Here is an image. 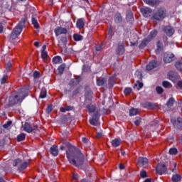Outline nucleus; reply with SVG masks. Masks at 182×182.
Here are the masks:
<instances>
[{
  "mask_svg": "<svg viewBox=\"0 0 182 182\" xmlns=\"http://www.w3.org/2000/svg\"><path fill=\"white\" fill-rule=\"evenodd\" d=\"M67 158L68 161L73 166H75L78 168H83L85 164V155L75 146H70L66 151Z\"/></svg>",
  "mask_w": 182,
  "mask_h": 182,
  "instance_id": "1",
  "label": "nucleus"
},
{
  "mask_svg": "<svg viewBox=\"0 0 182 182\" xmlns=\"http://www.w3.org/2000/svg\"><path fill=\"white\" fill-rule=\"evenodd\" d=\"M26 96H28V95H26V92H25L23 90H21L20 92L11 95L9 97V105H16V103L18 102L19 100H23V98L26 97Z\"/></svg>",
  "mask_w": 182,
  "mask_h": 182,
  "instance_id": "2",
  "label": "nucleus"
},
{
  "mask_svg": "<svg viewBox=\"0 0 182 182\" xmlns=\"http://www.w3.org/2000/svg\"><path fill=\"white\" fill-rule=\"evenodd\" d=\"M166 9L160 8L153 15L152 20L153 21H163L164 18H166Z\"/></svg>",
  "mask_w": 182,
  "mask_h": 182,
  "instance_id": "3",
  "label": "nucleus"
},
{
  "mask_svg": "<svg viewBox=\"0 0 182 182\" xmlns=\"http://www.w3.org/2000/svg\"><path fill=\"white\" fill-rule=\"evenodd\" d=\"M26 22V18H23L18 23V24L14 28L13 30V33H16L18 36L21 35L22 30L23 29V26H25V23Z\"/></svg>",
  "mask_w": 182,
  "mask_h": 182,
  "instance_id": "4",
  "label": "nucleus"
},
{
  "mask_svg": "<svg viewBox=\"0 0 182 182\" xmlns=\"http://www.w3.org/2000/svg\"><path fill=\"white\" fill-rule=\"evenodd\" d=\"M156 171L157 174H159L160 176L166 174V173H167V166L164 164H159L156 166Z\"/></svg>",
  "mask_w": 182,
  "mask_h": 182,
  "instance_id": "5",
  "label": "nucleus"
},
{
  "mask_svg": "<svg viewBox=\"0 0 182 182\" xmlns=\"http://www.w3.org/2000/svg\"><path fill=\"white\" fill-rule=\"evenodd\" d=\"M171 122L173 127L176 129H179V130H182V119L180 117L176 118H171Z\"/></svg>",
  "mask_w": 182,
  "mask_h": 182,
  "instance_id": "6",
  "label": "nucleus"
},
{
  "mask_svg": "<svg viewBox=\"0 0 182 182\" xmlns=\"http://www.w3.org/2000/svg\"><path fill=\"white\" fill-rule=\"evenodd\" d=\"M38 129V126H34L32 127V125L31 124L26 122L23 125V129L24 132H26L27 133H32L34 130H36Z\"/></svg>",
  "mask_w": 182,
  "mask_h": 182,
  "instance_id": "7",
  "label": "nucleus"
},
{
  "mask_svg": "<svg viewBox=\"0 0 182 182\" xmlns=\"http://www.w3.org/2000/svg\"><path fill=\"white\" fill-rule=\"evenodd\" d=\"M54 32L55 33V36L66 35V33H68V29L63 27L58 26L55 28Z\"/></svg>",
  "mask_w": 182,
  "mask_h": 182,
  "instance_id": "8",
  "label": "nucleus"
},
{
  "mask_svg": "<svg viewBox=\"0 0 182 182\" xmlns=\"http://www.w3.org/2000/svg\"><path fill=\"white\" fill-rule=\"evenodd\" d=\"M141 12L143 16H144L145 18H149V16L151 15V12H153V11L149 7H143L141 9Z\"/></svg>",
  "mask_w": 182,
  "mask_h": 182,
  "instance_id": "9",
  "label": "nucleus"
},
{
  "mask_svg": "<svg viewBox=\"0 0 182 182\" xmlns=\"http://www.w3.org/2000/svg\"><path fill=\"white\" fill-rule=\"evenodd\" d=\"M179 77L178 74L174 71H171L168 73V78L172 82H176Z\"/></svg>",
  "mask_w": 182,
  "mask_h": 182,
  "instance_id": "10",
  "label": "nucleus"
},
{
  "mask_svg": "<svg viewBox=\"0 0 182 182\" xmlns=\"http://www.w3.org/2000/svg\"><path fill=\"white\" fill-rule=\"evenodd\" d=\"M138 164L139 167H146L149 164V159L144 157H139L138 159Z\"/></svg>",
  "mask_w": 182,
  "mask_h": 182,
  "instance_id": "11",
  "label": "nucleus"
},
{
  "mask_svg": "<svg viewBox=\"0 0 182 182\" xmlns=\"http://www.w3.org/2000/svg\"><path fill=\"white\" fill-rule=\"evenodd\" d=\"M163 31L165 32L167 36H173L174 34V28L170 26L164 27Z\"/></svg>",
  "mask_w": 182,
  "mask_h": 182,
  "instance_id": "12",
  "label": "nucleus"
},
{
  "mask_svg": "<svg viewBox=\"0 0 182 182\" xmlns=\"http://www.w3.org/2000/svg\"><path fill=\"white\" fill-rule=\"evenodd\" d=\"M90 123L92 126H98V124H99V114H97V113L94 114L92 119H90Z\"/></svg>",
  "mask_w": 182,
  "mask_h": 182,
  "instance_id": "13",
  "label": "nucleus"
},
{
  "mask_svg": "<svg viewBox=\"0 0 182 182\" xmlns=\"http://www.w3.org/2000/svg\"><path fill=\"white\" fill-rule=\"evenodd\" d=\"M174 60V55L173 54L165 53L164 56V61L165 63H171Z\"/></svg>",
  "mask_w": 182,
  "mask_h": 182,
  "instance_id": "14",
  "label": "nucleus"
},
{
  "mask_svg": "<svg viewBox=\"0 0 182 182\" xmlns=\"http://www.w3.org/2000/svg\"><path fill=\"white\" fill-rule=\"evenodd\" d=\"M86 22V20L85 18H78L77 20L76 26L78 29H83L85 28V23Z\"/></svg>",
  "mask_w": 182,
  "mask_h": 182,
  "instance_id": "15",
  "label": "nucleus"
},
{
  "mask_svg": "<svg viewBox=\"0 0 182 182\" xmlns=\"http://www.w3.org/2000/svg\"><path fill=\"white\" fill-rule=\"evenodd\" d=\"M50 153L52 154V156H54V157H56L58 154H59V149L58 148V146L53 145L50 149Z\"/></svg>",
  "mask_w": 182,
  "mask_h": 182,
  "instance_id": "16",
  "label": "nucleus"
},
{
  "mask_svg": "<svg viewBox=\"0 0 182 182\" xmlns=\"http://www.w3.org/2000/svg\"><path fill=\"white\" fill-rule=\"evenodd\" d=\"M155 68H157V61L156 60L149 62V63L146 66V70H153Z\"/></svg>",
  "mask_w": 182,
  "mask_h": 182,
  "instance_id": "17",
  "label": "nucleus"
},
{
  "mask_svg": "<svg viewBox=\"0 0 182 182\" xmlns=\"http://www.w3.org/2000/svg\"><path fill=\"white\" fill-rule=\"evenodd\" d=\"M116 52L117 55H123L125 52L124 50V43H121V44H118V46L116 49Z\"/></svg>",
  "mask_w": 182,
  "mask_h": 182,
  "instance_id": "18",
  "label": "nucleus"
},
{
  "mask_svg": "<svg viewBox=\"0 0 182 182\" xmlns=\"http://www.w3.org/2000/svg\"><path fill=\"white\" fill-rule=\"evenodd\" d=\"M60 48H62L63 49H66V43H68V38L66 37H63L60 38V40L58 41Z\"/></svg>",
  "mask_w": 182,
  "mask_h": 182,
  "instance_id": "19",
  "label": "nucleus"
},
{
  "mask_svg": "<svg viewBox=\"0 0 182 182\" xmlns=\"http://www.w3.org/2000/svg\"><path fill=\"white\" fill-rule=\"evenodd\" d=\"M144 1L150 6H156V5H159L160 4L159 0H144Z\"/></svg>",
  "mask_w": 182,
  "mask_h": 182,
  "instance_id": "20",
  "label": "nucleus"
},
{
  "mask_svg": "<svg viewBox=\"0 0 182 182\" xmlns=\"http://www.w3.org/2000/svg\"><path fill=\"white\" fill-rule=\"evenodd\" d=\"M157 30H154L152 31H151L150 34L147 36V41H153V39H154V38H156V36H157Z\"/></svg>",
  "mask_w": 182,
  "mask_h": 182,
  "instance_id": "21",
  "label": "nucleus"
},
{
  "mask_svg": "<svg viewBox=\"0 0 182 182\" xmlns=\"http://www.w3.org/2000/svg\"><path fill=\"white\" fill-rule=\"evenodd\" d=\"M120 143H122V140L116 138L112 141V147H119V146H120Z\"/></svg>",
  "mask_w": 182,
  "mask_h": 182,
  "instance_id": "22",
  "label": "nucleus"
},
{
  "mask_svg": "<svg viewBox=\"0 0 182 182\" xmlns=\"http://www.w3.org/2000/svg\"><path fill=\"white\" fill-rule=\"evenodd\" d=\"M29 166V163L23 162L20 164V166L18 167V171H23V170L26 169V168Z\"/></svg>",
  "mask_w": 182,
  "mask_h": 182,
  "instance_id": "23",
  "label": "nucleus"
},
{
  "mask_svg": "<svg viewBox=\"0 0 182 182\" xmlns=\"http://www.w3.org/2000/svg\"><path fill=\"white\" fill-rule=\"evenodd\" d=\"M63 60L60 56H55L53 58V63L55 65H59V63H62Z\"/></svg>",
  "mask_w": 182,
  "mask_h": 182,
  "instance_id": "24",
  "label": "nucleus"
},
{
  "mask_svg": "<svg viewBox=\"0 0 182 182\" xmlns=\"http://www.w3.org/2000/svg\"><path fill=\"white\" fill-rule=\"evenodd\" d=\"M141 106L145 109H154V105L151 102H144L141 104Z\"/></svg>",
  "mask_w": 182,
  "mask_h": 182,
  "instance_id": "25",
  "label": "nucleus"
},
{
  "mask_svg": "<svg viewBox=\"0 0 182 182\" xmlns=\"http://www.w3.org/2000/svg\"><path fill=\"white\" fill-rule=\"evenodd\" d=\"M122 21V14H120V13H117L114 16V22L116 23H120Z\"/></svg>",
  "mask_w": 182,
  "mask_h": 182,
  "instance_id": "26",
  "label": "nucleus"
},
{
  "mask_svg": "<svg viewBox=\"0 0 182 182\" xmlns=\"http://www.w3.org/2000/svg\"><path fill=\"white\" fill-rule=\"evenodd\" d=\"M140 113V109L132 108L129 110V116H136Z\"/></svg>",
  "mask_w": 182,
  "mask_h": 182,
  "instance_id": "27",
  "label": "nucleus"
},
{
  "mask_svg": "<svg viewBox=\"0 0 182 182\" xmlns=\"http://www.w3.org/2000/svg\"><path fill=\"white\" fill-rule=\"evenodd\" d=\"M70 110H73V106H66L65 107H61L60 109V112L62 113H66V112H70Z\"/></svg>",
  "mask_w": 182,
  "mask_h": 182,
  "instance_id": "28",
  "label": "nucleus"
},
{
  "mask_svg": "<svg viewBox=\"0 0 182 182\" xmlns=\"http://www.w3.org/2000/svg\"><path fill=\"white\" fill-rule=\"evenodd\" d=\"M66 68V65L65 63H63L61 64L58 68V75H63V72H65V69Z\"/></svg>",
  "mask_w": 182,
  "mask_h": 182,
  "instance_id": "29",
  "label": "nucleus"
},
{
  "mask_svg": "<svg viewBox=\"0 0 182 182\" xmlns=\"http://www.w3.org/2000/svg\"><path fill=\"white\" fill-rule=\"evenodd\" d=\"M163 50V43L159 41L156 44V49L155 50L156 53H160Z\"/></svg>",
  "mask_w": 182,
  "mask_h": 182,
  "instance_id": "30",
  "label": "nucleus"
},
{
  "mask_svg": "<svg viewBox=\"0 0 182 182\" xmlns=\"http://www.w3.org/2000/svg\"><path fill=\"white\" fill-rule=\"evenodd\" d=\"M171 180L173 182L181 181V176L179 174H175L172 176Z\"/></svg>",
  "mask_w": 182,
  "mask_h": 182,
  "instance_id": "31",
  "label": "nucleus"
},
{
  "mask_svg": "<svg viewBox=\"0 0 182 182\" xmlns=\"http://www.w3.org/2000/svg\"><path fill=\"white\" fill-rule=\"evenodd\" d=\"M16 38H18V34H16L15 33H14V31H12L9 37V40L10 42H14V41H15Z\"/></svg>",
  "mask_w": 182,
  "mask_h": 182,
  "instance_id": "32",
  "label": "nucleus"
},
{
  "mask_svg": "<svg viewBox=\"0 0 182 182\" xmlns=\"http://www.w3.org/2000/svg\"><path fill=\"white\" fill-rule=\"evenodd\" d=\"M105 82H106V79L100 77L97 80V86H103Z\"/></svg>",
  "mask_w": 182,
  "mask_h": 182,
  "instance_id": "33",
  "label": "nucleus"
},
{
  "mask_svg": "<svg viewBox=\"0 0 182 182\" xmlns=\"http://www.w3.org/2000/svg\"><path fill=\"white\" fill-rule=\"evenodd\" d=\"M73 39L76 42H79V41H82L83 40V36H82L80 34L75 33L73 35Z\"/></svg>",
  "mask_w": 182,
  "mask_h": 182,
  "instance_id": "34",
  "label": "nucleus"
},
{
  "mask_svg": "<svg viewBox=\"0 0 182 182\" xmlns=\"http://www.w3.org/2000/svg\"><path fill=\"white\" fill-rule=\"evenodd\" d=\"M149 42H150V41H147L146 38L145 39H144V41L139 45V48L143 49L144 48H146V46H147V43H149Z\"/></svg>",
  "mask_w": 182,
  "mask_h": 182,
  "instance_id": "35",
  "label": "nucleus"
},
{
  "mask_svg": "<svg viewBox=\"0 0 182 182\" xmlns=\"http://www.w3.org/2000/svg\"><path fill=\"white\" fill-rule=\"evenodd\" d=\"M143 87V82L137 81L136 84L134 85V89H136V90H140Z\"/></svg>",
  "mask_w": 182,
  "mask_h": 182,
  "instance_id": "36",
  "label": "nucleus"
},
{
  "mask_svg": "<svg viewBox=\"0 0 182 182\" xmlns=\"http://www.w3.org/2000/svg\"><path fill=\"white\" fill-rule=\"evenodd\" d=\"M39 97L41 99H45V97H46V89H45V88L41 89Z\"/></svg>",
  "mask_w": 182,
  "mask_h": 182,
  "instance_id": "37",
  "label": "nucleus"
},
{
  "mask_svg": "<svg viewBox=\"0 0 182 182\" xmlns=\"http://www.w3.org/2000/svg\"><path fill=\"white\" fill-rule=\"evenodd\" d=\"M31 22L32 25H33L36 29H38L39 28V23H38V20H36V18L33 17Z\"/></svg>",
  "mask_w": 182,
  "mask_h": 182,
  "instance_id": "38",
  "label": "nucleus"
},
{
  "mask_svg": "<svg viewBox=\"0 0 182 182\" xmlns=\"http://www.w3.org/2000/svg\"><path fill=\"white\" fill-rule=\"evenodd\" d=\"M26 136V135L24 133H21L18 136H17V140L18 141H23V140H25V137Z\"/></svg>",
  "mask_w": 182,
  "mask_h": 182,
  "instance_id": "39",
  "label": "nucleus"
},
{
  "mask_svg": "<svg viewBox=\"0 0 182 182\" xmlns=\"http://www.w3.org/2000/svg\"><path fill=\"white\" fill-rule=\"evenodd\" d=\"M174 102H175L174 98L173 97L169 98L168 101L166 103L168 107H173V105H174Z\"/></svg>",
  "mask_w": 182,
  "mask_h": 182,
  "instance_id": "40",
  "label": "nucleus"
},
{
  "mask_svg": "<svg viewBox=\"0 0 182 182\" xmlns=\"http://www.w3.org/2000/svg\"><path fill=\"white\" fill-rule=\"evenodd\" d=\"M21 163H22V160L18 159L13 161L14 167H16V166H21Z\"/></svg>",
  "mask_w": 182,
  "mask_h": 182,
  "instance_id": "41",
  "label": "nucleus"
},
{
  "mask_svg": "<svg viewBox=\"0 0 182 182\" xmlns=\"http://www.w3.org/2000/svg\"><path fill=\"white\" fill-rule=\"evenodd\" d=\"M127 19H131V21H133V13L132 11H128L127 13Z\"/></svg>",
  "mask_w": 182,
  "mask_h": 182,
  "instance_id": "42",
  "label": "nucleus"
},
{
  "mask_svg": "<svg viewBox=\"0 0 182 182\" xmlns=\"http://www.w3.org/2000/svg\"><path fill=\"white\" fill-rule=\"evenodd\" d=\"M162 85L164 87H167V88L171 87V83H170L168 81H164L162 82Z\"/></svg>",
  "mask_w": 182,
  "mask_h": 182,
  "instance_id": "43",
  "label": "nucleus"
},
{
  "mask_svg": "<svg viewBox=\"0 0 182 182\" xmlns=\"http://www.w3.org/2000/svg\"><path fill=\"white\" fill-rule=\"evenodd\" d=\"M87 109H88L90 113H93V112H95V110H96V107H95V105H88Z\"/></svg>",
  "mask_w": 182,
  "mask_h": 182,
  "instance_id": "44",
  "label": "nucleus"
},
{
  "mask_svg": "<svg viewBox=\"0 0 182 182\" xmlns=\"http://www.w3.org/2000/svg\"><path fill=\"white\" fill-rule=\"evenodd\" d=\"M11 124H12V121H9L3 125V127L4 129H9V127H11Z\"/></svg>",
  "mask_w": 182,
  "mask_h": 182,
  "instance_id": "45",
  "label": "nucleus"
},
{
  "mask_svg": "<svg viewBox=\"0 0 182 182\" xmlns=\"http://www.w3.org/2000/svg\"><path fill=\"white\" fill-rule=\"evenodd\" d=\"M41 58L43 60H45V59H48V52L41 51Z\"/></svg>",
  "mask_w": 182,
  "mask_h": 182,
  "instance_id": "46",
  "label": "nucleus"
},
{
  "mask_svg": "<svg viewBox=\"0 0 182 182\" xmlns=\"http://www.w3.org/2000/svg\"><path fill=\"white\" fill-rule=\"evenodd\" d=\"M140 123H141V118L136 117V120L134 121L135 126H140Z\"/></svg>",
  "mask_w": 182,
  "mask_h": 182,
  "instance_id": "47",
  "label": "nucleus"
},
{
  "mask_svg": "<svg viewBox=\"0 0 182 182\" xmlns=\"http://www.w3.org/2000/svg\"><path fill=\"white\" fill-rule=\"evenodd\" d=\"M8 80V75H4L3 77L1 80V85H4V83H6V80Z\"/></svg>",
  "mask_w": 182,
  "mask_h": 182,
  "instance_id": "48",
  "label": "nucleus"
},
{
  "mask_svg": "<svg viewBox=\"0 0 182 182\" xmlns=\"http://www.w3.org/2000/svg\"><path fill=\"white\" fill-rule=\"evenodd\" d=\"M33 77L34 79H39L41 77V73L39 71H35L33 73Z\"/></svg>",
  "mask_w": 182,
  "mask_h": 182,
  "instance_id": "49",
  "label": "nucleus"
},
{
  "mask_svg": "<svg viewBox=\"0 0 182 182\" xmlns=\"http://www.w3.org/2000/svg\"><path fill=\"white\" fill-rule=\"evenodd\" d=\"M177 153V149L176 148H171L169 149V154L176 155Z\"/></svg>",
  "mask_w": 182,
  "mask_h": 182,
  "instance_id": "50",
  "label": "nucleus"
},
{
  "mask_svg": "<svg viewBox=\"0 0 182 182\" xmlns=\"http://www.w3.org/2000/svg\"><path fill=\"white\" fill-rule=\"evenodd\" d=\"M124 95H130V93H132V88L130 87H127L125 88L124 91Z\"/></svg>",
  "mask_w": 182,
  "mask_h": 182,
  "instance_id": "51",
  "label": "nucleus"
},
{
  "mask_svg": "<svg viewBox=\"0 0 182 182\" xmlns=\"http://www.w3.org/2000/svg\"><path fill=\"white\" fill-rule=\"evenodd\" d=\"M156 90L159 95H161L163 93L164 90L161 87H156Z\"/></svg>",
  "mask_w": 182,
  "mask_h": 182,
  "instance_id": "52",
  "label": "nucleus"
},
{
  "mask_svg": "<svg viewBox=\"0 0 182 182\" xmlns=\"http://www.w3.org/2000/svg\"><path fill=\"white\" fill-rule=\"evenodd\" d=\"M140 176L141 177H142V178H145V177H147V173H146V171H141L140 173Z\"/></svg>",
  "mask_w": 182,
  "mask_h": 182,
  "instance_id": "53",
  "label": "nucleus"
},
{
  "mask_svg": "<svg viewBox=\"0 0 182 182\" xmlns=\"http://www.w3.org/2000/svg\"><path fill=\"white\" fill-rule=\"evenodd\" d=\"M73 180H75V181H77V180H79V175L77 173H73Z\"/></svg>",
  "mask_w": 182,
  "mask_h": 182,
  "instance_id": "54",
  "label": "nucleus"
},
{
  "mask_svg": "<svg viewBox=\"0 0 182 182\" xmlns=\"http://www.w3.org/2000/svg\"><path fill=\"white\" fill-rule=\"evenodd\" d=\"M53 109V108L52 107V105H48L46 109V112L47 113H50V112H52Z\"/></svg>",
  "mask_w": 182,
  "mask_h": 182,
  "instance_id": "55",
  "label": "nucleus"
},
{
  "mask_svg": "<svg viewBox=\"0 0 182 182\" xmlns=\"http://www.w3.org/2000/svg\"><path fill=\"white\" fill-rule=\"evenodd\" d=\"M177 86L180 88V89H182V81H178L177 82Z\"/></svg>",
  "mask_w": 182,
  "mask_h": 182,
  "instance_id": "56",
  "label": "nucleus"
},
{
  "mask_svg": "<svg viewBox=\"0 0 182 182\" xmlns=\"http://www.w3.org/2000/svg\"><path fill=\"white\" fill-rule=\"evenodd\" d=\"M103 136V134H102V132H97V137L98 139H100V137H102Z\"/></svg>",
  "mask_w": 182,
  "mask_h": 182,
  "instance_id": "57",
  "label": "nucleus"
},
{
  "mask_svg": "<svg viewBox=\"0 0 182 182\" xmlns=\"http://www.w3.org/2000/svg\"><path fill=\"white\" fill-rule=\"evenodd\" d=\"M2 32H4V26L0 23V33H2Z\"/></svg>",
  "mask_w": 182,
  "mask_h": 182,
  "instance_id": "58",
  "label": "nucleus"
},
{
  "mask_svg": "<svg viewBox=\"0 0 182 182\" xmlns=\"http://www.w3.org/2000/svg\"><path fill=\"white\" fill-rule=\"evenodd\" d=\"M41 52H46V45L43 46Z\"/></svg>",
  "mask_w": 182,
  "mask_h": 182,
  "instance_id": "59",
  "label": "nucleus"
},
{
  "mask_svg": "<svg viewBox=\"0 0 182 182\" xmlns=\"http://www.w3.org/2000/svg\"><path fill=\"white\" fill-rule=\"evenodd\" d=\"M95 49L97 52H100V50H102V46H97Z\"/></svg>",
  "mask_w": 182,
  "mask_h": 182,
  "instance_id": "60",
  "label": "nucleus"
},
{
  "mask_svg": "<svg viewBox=\"0 0 182 182\" xmlns=\"http://www.w3.org/2000/svg\"><path fill=\"white\" fill-rule=\"evenodd\" d=\"M82 141H83V143H88L89 139H87V138H86V137H84V138H82Z\"/></svg>",
  "mask_w": 182,
  "mask_h": 182,
  "instance_id": "61",
  "label": "nucleus"
},
{
  "mask_svg": "<svg viewBox=\"0 0 182 182\" xmlns=\"http://www.w3.org/2000/svg\"><path fill=\"white\" fill-rule=\"evenodd\" d=\"M119 168H120V170H124V165L120 164L119 165Z\"/></svg>",
  "mask_w": 182,
  "mask_h": 182,
  "instance_id": "62",
  "label": "nucleus"
},
{
  "mask_svg": "<svg viewBox=\"0 0 182 182\" xmlns=\"http://www.w3.org/2000/svg\"><path fill=\"white\" fill-rule=\"evenodd\" d=\"M81 182H90V181H89L87 179L84 178L81 181Z\"/></svg>",
  "mask_w": 182,
  "mask_h": 182,
  "instance_id": "63",
  "label": "nucleus"
},
{
  "mask_svg": "<svg viewBox=\"0 0 182 182\" xmlns=\"http://www.w3.org/2000/svg\"><path fill=\"white\" fill-rule=\"evenodd\" d=\"M144 182H151V179L147 178V179L145 180Z\"/></svg>",
  "mask_w": 182,
  "mask_h": 182,
  "instance_id": "64",
  "label": "nucleus"
}]
</instances>
